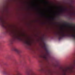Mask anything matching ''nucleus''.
Here are the masks:
<instances>
[{
    "label": "nucleus",
    "instance_id": "nucleus-1",
    "mask_svg": "<svg viewBox=\"0 0 75 75\" xmlns=\"http://www.w3.org/2000/svg\"><path fill=\"white\" fill-rule=\"evenodd\" d=\"M57 35L59 40H61L63 37H72L74 38L75 39V34L71 35L69 34H67L65 33L61 32V34L58 33Z\"/></svg>",
    "mask_w": 75,
    "mask_h": 75
},
{
    "label": "nucleus",
    "instance_id": "nucleus-2",
    "mask_svg": "<svg viewBox=\"0 0 75 75\" xmlns=\"http://www.w3.org/2000/svg\"><path fill=\"white\" fill-rule=\"evenodd\" d=\"M17 40H23V39H21L18 35L15 34L14 35L13 38L10 40V43L13 44V42H15Z\"/></svg>",
    "mask_w": 75,
    "mask_h": 75
},
{
    "label": "nucleus",
    "instance_id": "nucleus-3",
    "mask_svg": "<svg viewBox=\"0 0 75 75\" xmlns=\"http://www.w3.org/2000/svg\"><path fill=\"white\" fill-rule=\"evenodd\" d=\"M4 24H5V22H4V21H3L1 18H0V24L6 30L7 33L10 32V30H9V29H8V28H7V26L5 25Z\"/></svg>",
    "mask_w": 75,
    "mask_h": 75
},
{
    "label": "nucleus",
    "instance_id": "nucleus-4",
    "mask_svg": "<svg viewBox=\"0 0 75 75\" xmlns=\"http://www.w3.org/2000/svg\"><path fill=\"white\" fill-rule=\"evenodd\" d=\"M12 49L13 51H15L16 52H17V54H20V53H21V51L18 49H16V47H15L14 46L13 47Z\"/></svg>",
    "mask_w": 75,
    "mask_h": 75
},
{
    "label": "nucleus",
    "instance_id": "nucleus-5",
    "mask_svg": "<svg viewBox=\"0 0 75 75\" xmlns=\"http://www.w3.org/2000/svg\"><path fill=\"white\" fill-rule=\"evenodd\" d=\"M40 58H42L44 59H45L46 60L47 59V55L45 54H43L40 56Z\"/></svg>",
    "mask_w": 75,
    "mask_h": 75
},
{
    "label": "nucleus",
    "instance_id": "nucleus-6",
    "mask_svg": "<svg viewBox=\"0 0 75 75\" xmlns=\"http://www.w3.org/2000/svg\"><path fill=\"white\" fill-rule=\"evenodd\" d=\"M24 42L25 44L27 45H30L31 44V42L29 40H24Z\"/></svg>",
    "mask_w": 75,
    "mask_h": 75
},
{
    "label": "nucleus",
    "instance_id": "nucleus-7",
    "mask_svg": "<svg viewBox=\"0 0 75 75\" xmlns=\"http://www.w3.org/2000/svg\"><path fill=\"white\" fill-rule=\"evenodd\" d=\"M64 24L66 25H67L69 28H72V25L71 24L68 23H65Z\"/></svg>",
    "mask_w": 75,
    "mask_h": 75
},
{
    "label": "nucleus",
    "instance_id": "nucleus-8",
    "mask_svg": "<svg viewBox=\"0 0 75 75\" xmlns=\"http://www.w3.org/2000/svg\"><path fill=\"white\" fill-rule=\"evenodd\" d=\"M61 12L63 13V12L65 11L66 10V8H61Z\"/></svg>",
    "mask_w": 75,
    "mask_h": 75
},
{
    "label": "nucleus",
    "instance_id": "nucleus-9",
    "mask_svg": "<svg viewBox=\"0 0 75 75\" xmlns=\"http://www.w3.org/2000/svg\"><path fill=\"white\" fill-rule=\"evenodd\" d=\"M67 71H68V69H65L64 70L63 72H64V75H66V73H67Z\"/></svg>",
    "mask_w": 75,
    "mask_h": 75
},
{
    "label": "nucleus",
    "instance_id": "nucleus-10",
    "mask_svg": "<svg viewBox=\"0 0 75 75\" xmlns=\"http://www.w3.org/2000/svg\"><path fill=\"white\" fill-rule=\"evenodd\" d=\"M44 48L45 50L46 51L47 53H48V51L47 50V47H46V45H45H45L44 46Z\"/></svg>",
    "mask_w": 75,
    "mask_h": 75
},
{
    "label": "nucleus",
    "instance_id": "nucleus-11",
    "mask_svg": "<svg viewBox=\"0 0 75 75\" xmlns=\"http://www.w3.org/2000/svg\"><path fill=\"white\" fill-rule=\"evenodd\" d=\"M8 0V4H10L12 1L13 0Z\"/></svg>",
    "mask_w": 75,
    "mask_h": 75
},
{
    "label": "nucleus",
    "instance_id": "nucleus-12",
    "mask_svg": "<svg viewBox=\"0 0 75 75\" xmlns=\"http://www.w3.org/2000/svg\"><path fill=\"white\" fill-rule=\"evenodd\" d=\"M52 20H54V19H55V18H52Z\"/></svg>",
    "mask_w": 75,
    "mask_h": 75
},
{
    "label": "nucleus",
    "instance_id": "nucleus-13",
    "mask_svg": "<svg viewBox=\"0 0 75 75\" xmlns=\"http://www.w3.org/2000/svg\"><path fill=\"white\" fill-rule=\"evenodd\" d=\"M46 3L48 4V2H46Z\"/></svg>",
    "mask_w": 75,
    "mask_h": 75
},
{
    "label": "nucleus",
    "instance_id": "nucleus-14",
    "mask_svg": "<svg viewBox=\"0 0 75 75\" xmlns=\"http://www.w3.org/2000/svg\"><path fill=\"white\" fill-rule=\"evenodd\" d=\"M21 75V74L20 73H19L18 74V75Z\"/></svg>",
    "mask_w": 75,
    "mask_h": 75
},
{
    "label": "nucleus",
    "instance_id": "nucleus-15",
    "mask_svg": "<svg viewBox=\"0 0 75 75\" xmlns=\"http://www.w3.org/2000/svg\"><path fill=\"white\" fill-rule=\"evenodd\" d=\"M71 14H72V15H74V14H75V13H71Z\"/></svg>",
    "mask_w": 75,
    "mask_h": 75
}]
</instances>
